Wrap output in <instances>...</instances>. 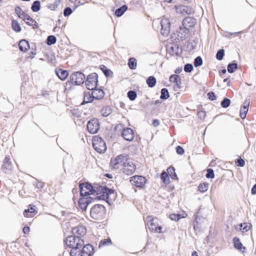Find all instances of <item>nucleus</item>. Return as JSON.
<instances>
[{
  "label": "nucleus",
  "mask_w": 256,
  "mask_h": 256,
  "mask_svg": "<svg viewBox=\"0 0 256 256\" xmlns=\"http://www.w3.org/2000/svg\"><path fill=\"white\" fill-rule=\"evenodd\" d=\"M82 256H92L94 254V248L92 244H88L82 246Z\"/></svg>",
  "instance_id": "2eb2a0df"
},
{
  "label": "nucleus",
  "mask_w": 256,
  "mask_h": 256,
  "mask_svg": "<svg viewBox=\"0 0 256 256\" xmlns=\"http://www.w3.org/2000/svg\"><path fill=\"white\" fill-rule=\"evenodd\" d=\"M198 116L200 118L204 119L206 117V114L204 111H200L198 112Z\"/></svg>",
  "instance_id": "e2e57ef3"
},
{
  "label": "nucleus",
  "mask_w": 256,
  "mask_h": 256,
  "mask_svg": "<svg viewBox=\"0 0 256 256\" xmlns=\"http://www.w3.org/2000/svg\"><path fill=\"white\" fill-rule=\"evenodd\" d=\"M30 228L28 226H24L23 228V232L24 234H26L30 232Z\"/></svg>",
  "instance_id": "338daca9"
},
{
  "label": "nucleus",
  "mask_w": 256,
  "mask_h": 256,
  "mask_svg": "<svg viewBox=\"0 0 256 256\" xmlns=\"http://www.w3.org/2000/svg\"><path fill=\"white\" fill-rule=\"evenodd\" d=\"M100 112L102 116L106 117L111 114L112 110L110 106H106L101 110Z\"/></svg>",
  "instance_id": "cd10ccee"
},
{
  "label": "nucleus",
  "mask_w": 256,
  "mask_h": 256,
  "mask_svg": "<svg viewBox=\"0 0 256 256\" xmlns=\"http://www.w3.org/2000/svg\"><path fill=\"white\" fill-rule=\"evenodd\" d=\"M240 230H244L246 232H248L250 230V226H246V224H240Z\"/></svg>",
  "instance_id": "0e129e2a"
},
{
  "label": "nucleus",
  "mask_w": 256,
  "mask_h": 256,
  "mask_svg": "<svg viewBox=\"0 0 256 256\" xmlns=\"http://www.w3.org/2000/svg\"><path fill=\"white\" fill-rule=\"evenodd\" d=\"M90 214L93 219L101 220L105 218L106 208L102 204H95L91 208Z\"/></svg>",
  "instance_id": "7ed1b4c3"
},
{
  "label": "nucleus",
  "mask_w": 256,
  "mask_h": 256,
  "mask_svg": "<svg viewBox=\"0 0 256 256\" xmlns=\"http://www.w3.org/2000/svg\"><path fill=\"white\" fill-rule=\"evenodd\" d=\"M80 186L84 187L88 191H90V192L94 195L96 194V196L92 198L106 200L108 198L109 195L113 193V190L108 189L106 186H100L99 188H97V190L90 184L88 183L80 184Z\"/></svg>",
  "instance_id": "f257e3e1"
},
{
  "label": "nucleus",
  "mask_w": 256,
  "mask_h": 256,
  "mask_svg": "<svg viewBox=\"0 0 256 256\" xmlns=\"http://www.w3.org/2000/svg\"><path fill=\"white\" fill-rule=\"evenodd\" d=\"M169 217L170 219L175 221H178L181 218V216L180 214H170Z\"/></svg>",
  "instance_id": "5fc2aeb1"
},
{
  "label": "nucleus",
  "mask_w": 256,
  "mask_h": 256,
  "mask_svg": "<svg viewBox=\"0 0 256 256\" xmlns=\"http://www.w3.org/2000/svg\"><path fill=\"white\" fill-rule=\"evenodd\" d=\"M127 10V6L126 5H124L120 8H118L115 12V14L118 17L122 16L123 14Z\"/></svg>",
  "instance_id": "7c9ffc66"
},
{
  "label": "nucleus",
  "mask_w": 256,
  "mask_h": 256,
  "mask_svg": "<svg viewBox=\"0 0 256 256\" xmlns=\"http://www.w3.org/2000/svg\"><path fill=\"white\" fill-rule=\"evenodd\" d=\"M128 156L127 154H120L110 160V165L114 168H118L119 165L124 166V163L128 160Z\"/></svg>",
  "instance_id": "6e6552de"
},
{
  "label": "nucleus",
  "mask_w": 256,
  "mask_h": 256,
  "mask_svg": "<svg viewBox=\"0 0 256 256\" xmlns=\"http://www.w3.org/2000/svg\"><path fill=\"white\" fill-rule=\"evenodd\" d=\"M101 70L104 73L106 76L108 77L110 76V73L111 72V71L108 70L106 66H104V65H102L101 66Z\"/></svg>",
  "instance_id": "603ef678"
},
{
  "label": "nucleus",
  "mask_w": 256,
  "mask_h": 256,
  "mask_svg": "<svg viewBox=\"0 0 256 256\" xmlns=\"http://www.w3.org/2000/svg\"><path fill=\"white\" fill-rule=\"evenodd\" d=\"M80 195L82 196H87L88 195L92 194L90 191H88L86 190V188H84V187H82V186L80 185Z\"/></svg>",
  "instance_id": "09e8293b"
},
{
  "label": "nucleus",
  "mask_w": 256,
  "mask_h": 256,
  "mask_svg": "<svg viewBox=\"0 0 256 256\" xmlns=\"http://www.w3.org/2000/svg\"><path fill=\"white\" fill-rule=\"evenodd\" d=\"M251 192L252 194H256V184L252 186Z\"/></svg>",
  "instance_id": "774afa93"
},
{
  "label": "nucleus",
  "mask_w": 256,
  "mask_h": 256,
  "mask_svg": "<svg viewBox=\"0 0 256 256\" xmlns=\"http://www.w3.org/2000/svg\"><path fill=\"white\" fill-rule=\"evenodd\" d=\"M25 22L30 26H32L34 28H38V24L36 21L33 20L30 16L28 18Z\"/></svg>",
  "instance_id": "c85d7f7f"
},
{
  "label": "nucleus",
  "mask_w": 256,
  "mask_h": 256,
  "mask_svg": "<svg viewBox=\"0 0 256 256\" xmlns=\"http://www.w3.org/2000/svg\"><path fill=\"white\" fill-rule=\"evenodd\" d=\"M160 178L162 181L166 184H168L170 182L169 177L168 173L163 172L160 176Z\"/></svg>",
  "instance_id": "ea45409f"
},
{
  "label": "nucleus",
  "mask_w": 256,
  "mask_h": 256,
  "mask_svg": "<svg viewBox=\"0 0 256 256\" xmlns=\"http://www.w3.org/2000/svg\"><path fill=\"white\" fill-rule=\"evenodd\" d=\"M92 90V96L94 99L100 100L104 98V92L101 89H98L96 88Z\"/></svg>",
  "instance_id": "4be33fe9"
},
{
  "label": "nucleus",
  "mask_w": 256,
  "mask_h": 256,
  "mask_svg": "<svg viewBox=\"0 0 256 256\" xmlns=\"http://www.w3.org/2000/svg\"><path fill=\"white\" fill-rule=\"evenodd\" d=\"M128 65L131 70H135L136 68V61L135 58H131L128 60Z\"/></svg>",
  "instance_id": "f704fd0d"
},
{
  "label": "nucleus",
  "mask_w": 256,
  "mask_h": 256,
  "mask_svg": "<svg viewBox=\"0 0 256 256\" xmlns=\"http://www.w3.org/2000/svg\"><path fill=\"white\" fill-rule=\"evenodd\" d=\"M184 70L186 72H190L193 70V66L190 64H186L184 66Z\"/></svg>",
  "instance_id": "3c124183"
},
{
  "label": "nucleus",
  "mask_w": 256,
  "mask_h": 256,
  "mask_svg": "<svg viewBox=\"0 0 256 256\" xmlns=\"http://www.w3.org/2000/svg\"><path fill=\"white\" fill-rule=\"evenodd\" d=\"M82 247H74L72 248L70 251V255L71 256H82L80 248Z\"/></svg>",
  "instance_id": "bb28decb"
},
{
  "label": "nucleus",
  "mask_w": 256,
  "mask_h": 256,
  "mask_svg": "<svg viewBox=\"0 0 256 256\" xmlns=\"http://www.w3.org/2000/svg\"><path fill=\"white\" fill-rule=\"evenodd\" d=\"M130 182L132 186L142 188L146 182V178L142 176H134L130 178Z\"/></svg>",
  "instance_id": "9b49d317"
},
{
  "label": "nucleus",
  "mask_w": 256,
  "mask_h": 256,
  "mask_svg": "<svg viewBox=\"0 0 256 256\" xmlns=\"http://www.w3.org/2000/svg\"><path fill=\"white\" fill-rule=\"evenodd\" d=\"M18 46L20 50L22 52H26L30 48L29 43L25 40H21Z\"/></svg>",
  "instance_id": "393cba45"
},
{
  "label": "nucleus",
  "mask_w": 256,
  "mask_h": 256,
  "mask_svg": "<svg viewBox=\"0 0 256 256\" xmlns=\"http://www.w3.org/2000/svg\"><path fill=\"white\" fill-rule=\"evenodd\" d=\"M72 13V10L70 7L66 8L64 11V15L65 16H70Z\"/></svg>",
  "instance_id": "13d9d810"
},
{
  "label": "nucleus",
  "mask_w": 256,
  "mask_h": 256,
  "mask_svg": "<svg viewBox=\"0 0 256 256\" xmlns=\"http://www.w3.org/2000/svg\"><path fill=\"white\" fill-rule=\"evenodd\" d=\"M224 49H220L216 53V58L219 60H222L224 56Z\"/></svg>",
  "instance_id": "de8ad7c7"
},
{
  "label": "nucleus",
  "mask_w": 256,
  "mask_h": 256,
  "mask_svg": "<svg viewBox=\"0 0 256 256\" xmlns=\"http://www.w3.org/2000/svg\"><path fill=\"white\" fill-rule=\"evenodd\" d=\"M36 186L38 188H42L44 186V183L41 182H38L36 183Z\"/></svg>",
  "instance_id": "69168bd1"
},
{
  "label": "nucleus",
  "mask_w": 256,
  "mask_h": 256,
  "mask_svg": "<svg viewBox=\"0 0 256 256\" xmlns=\"http://www.w3.org/2000/svg\"><path fill=\"white\" fill-rule=\"evenodd\" d=\"M128 97L130 100H136L137 94L134 90H130L127 94Z\"/></svg>",
  "instance_id": "79ce46f5"
},
{
  "label": "nucleus",
  "mask_w": 256,
  "mask_h": 256,
  "mask_svg": "<svg viewBox=\"0 0 256 256\" xmlns=\"http://www.w3.org/2000/svg\"><path fill=\"white\" fill-rule=\"evenodd\" d=\"M72 232L74 234H77L76 236H84L86 233V228L82 226H78L72 228Z\"/></svg>",
  "instance_id": "f3484780"
},
{
  "label": "nucleus",
  "mask_w": 256,
  "mask_h": 256,
  "mask_svg": "<svg viewBox=\"0 0 256 256\" xmlns=\"http://www.w3.org/2000/svg\"><path fill=\"white\" fill-rule=\"evenodd\" d=\"M92 146L94 149L99 153H104L106 150L105 142L99 136H95L93 138Z\"/></svg>",
  "instance_id": "423d86ee"
},
{
  "label": "nucleus",
  "mask_w": 256,
  "mask_h": 256,
  "mask_svg": "<svg viewBox=\"0 0 256 256\" xmlns=\"http://www.w3.org/2000/svg\"><path fill=\"white\" fill-rule=\"evenodd\" d=\"M84 100L81 104L82 105L91 102L94 99L92 93L90 94V92H84Z\"/></svg>",
  "instance_id": "b1692460"
},
{
  "label": "nucleus",
  "mask_w": 256,
  "mask_h": 256,
  "mask_svg": "<svg viewBox=\"0 0 256 256\" xmlns=\"http://www.w3.org/2000/svg\"><path fill=\"white\" fill-rule=\"evenodd\" d=\"M72 84H74V82H72L70 78V80L68 81L66 83L65 90H70L72 89Z\"/></svg>",
  "instance_id": "864d4df0"
},
{
  "label": "nucleus",
  "mask_w": 256,
  "mask_h": 256,
  "mask_svg": "<svg viewBox=\"0 0 256 256\" xmlns=\"http://www.w3.org/2000/svg\"><path fill=\"white\" fill-rule=\"evenodd\" d=\"M176 152L178 154H180V155L184 154V148L180 146H178L176 148Z\"/></svg>",
  "instance_id": "052dcab7"
},
{
  "label": "nucleus",
  "mask_w": 256,
  "mask_h": 256,
  "mask_svg": "<svg viewBox=\"0 0 256 256\" xmlns=\"http://www.w3.org/2000/svg\"><path fill=\"white\" fill-rule=\"evenodd\" d=\"M208 184L203 183V184H200L198 186V190H199L200 192H206L208 190Z\"/></svg>",
  "instance_id": "37998d69"
},
{
  "label": "nucleus",
  "mask_w": 256,
  "mask_h": 256,
  "mask_svg": "<svg viewBox=\"0 0 256 256\" xmlns=\"http://www.w3.org/2000/svg\"><path fill=\"white\" fill-rule=\"evenodd\" d=\"M208 98L211 100H214L216 99V96L214 92H209L208 94Z\"/></svg>",
  "instance_id": "bf43d9fd"
},
{
  "label": "nucleus",
  "mask_w": 256,
  "mask_h": 256,
  "mask_svg": "<svg viewBox=\"0 0 256 256\" xmlns=\"http://www.w3.org/2000/svg\"><path fill=\"white\" fill-rule=\"evenodd\" d=\"M78 203L80 208L83 210H86L89 202L86 198H82L79 200Z\"/></svg>",
  "instance_id": "c756f323"
},
{
  "label": "nucleus",
  "mask_w": 256,
  "mask_h": 256,
  "mask_svg": "<svg viewBox=\"0 0 256 256\" xmlns=\"http://www.w3.org/2000/svg\"><path fill=\"white\" fill-rule=\"evenodd\" d=\"M170 48L172 50V55L176 54L178 56V54L180 48L177 45H174V46H171Z\"/></svg>",
  "instance_id": "8fccbe9b"
},
{
  "label": "nucleus",
  "mask_w": 256,
  "mask_h": 256,
  "mask_svg": "<svg viewBox=\"0 0 256 256\" xmlns=\"http://www.w3.org/2000/svg\"><path fill=\"white\" fill-rule=\"evenodd\" d=\"M100 122L97 118H92L90 120L87 124V129L88 132L92 134H96L100 130Z\"/></svg>",
  "instance_id": "1a4fd4ad"
},
{
  "label": "nucleus",
  "mask_w": 256,
  "mask_h": 256,
  "mask_svg": "<svg viewBox=\"0 0 256 256\" xmlns=\"http://www.w3.org/2000/svg\"><path fill=\"white\" fill-rule=\"evenodd\" d=\"M206 176L207 178H214V170L211 168L208 169Z\"/></svg>",
  "instance_id": "6e6d98bb"
},
{
  "label": "nucleus",
  "mask_w": 256,
  "mask_h": 256,
  "mask_svg": "<svg viewBox=\"0 0 256 256\" xmlns=\"http://www.w3.org/2000/svg\"><path fill=\"white\" fill-rule=\"evenodd\" d=\"M12 30L16 32H20L21 30V27L17 20H13L12 21Z\"/></svg>",
  "instance_id": "72a5a7b5"
},
{
  "label": "nucleus",
  "mask_w": 256,
  "mask_h": 256,
  "mask_svg": "<svg viewBox=\"0 0 256 256\" xmlns=\"http://www.w3.org/2000/svg\"><path fill=\"white\" fill-rule=\"evenodd\" d=\"M58 76L62 80H65L68 75V71L60 68L56 70Z\"/></svg>",
  "instance_id": "5701e85b"
},
{
  "label": "nucleus",
  "mask_w": 256,
  "mask_h": 256,
  "mask_svg": "<svg viewBox=\"0 0 256 256\" xmlns=\"http://www.w3.org/2000/svg\"><path fill=\"white\" fill-rule=\"evenodd\" d=\"M146 226L151 232H155L160 233L162 228L158 226V219L152 216H148L145 220Z\"/></svg>",
  "instance_id": "20e7f679"
},
{
  "label": "nucleus",
  "mask_w": 256,
  "mask_h": 256,
  "mask_svg": "<svg viewBox=\"0 0 256 256\" xmlns=\"http://www.w3.org/2000/svg\"><path fill=\"white\" fill-rule=\"evenodd\" d=\"M37 214V211L34 208V206L25 210L24 212V216L26 218H32Z\"/></svg>",
  "instance_id": "6ab92c4d"
},
{
  "label": "nucleus",
  "mask_w": 256,
  "mask_h": 256,
  "mask_svg": "<svg viewBox=\"0 0 256 256\" xmlns=\"http://www.w3.org/2000/svg\"><path fill=\"white\" fill-rule=\"evenodd\" d=\"M233 242L234 243V247L240 250L242 247V244L240 242V239L237 237H234L233 238Z\"/></svg>",
  "instance_id": "a19ab883"
},
{
  "label": "nucleus",
  "mask_w": 256,
  "mask_h": 256,
  "mask_svg": "<svg viewBox=\"0 0 256 256\" xmlns=\"http://www.w3.org/2000/svg\"><path fill=\"white\" fill-rule=\"evenodd\" d=\"M236 166L242 167L244 166L245 162L243 159L240 158L237 159L236 161Z\"/></svg>",
  "instance_id": "4d7b16f0"
},
{
  "label": "nucleus",
  "mask_w": 256,
  "mask_h": 256,
  "mask_svg": "<svg viewBox=\"0 0 256 256\" xmlns=\"http://www.w3.org/2000/svg\"><path fill=\"white\" fill-rule=\"evenodd\" d=\"M146 84L150 88H153L156 84V79L153 76H150L146 80Z\"/></svg>",
  "instance_id": "2f4dec72"
},
{
  "label": "nucleus",
  "mask_w": 256,
  "mask_h": 256,
  "mask_svg": "<svg viewBox=\"0 0 256 256\" xmlns=\"http://www.w3.org/2000/svg\"><path fill=\"white\" fill-rule=\"evenodd\" d=\"M40 3L38 0H36L32 6V10L34 12H37L40 10Z\"/></svg>",
  "instance_id": "c9c22d12"
},
{
  "label": "nucleus",
  "mask_w": 256,
  "mask_h": 256,
  "mask_svg": "<svg viewBox=\"0 0 256 256\" xmlns=\"http://www.w3.org/2000/svg\"><path fill=\"white\" fill-rule=\"evenodd\" d=\"M248 106L249 102L246 101L244 103L243 108L240 110V116L242 119H244L246 117Z\"/></svg>",
  "instance_id": "a878e982"
},
{
  "label": "nucleus",
  "mask_w": 256,
  "mask_h": 256,
  "mask_svg": "<svg viewBox=\"0 0 256 256\" xmlns=\"http://www.w3.org/2000/svg\"><path fill=\"white\" fill-rule=\"evenodd\" d=\"M110 244H112V240L110 238H108L106 240H102L99 244V247L110 245Z\"/></svg>",
  "instance_id": "c03bdc74"
},
{
  "label": "nucleus",
  "mask_w": 256,
  "mask_h": 256,
  "mask_svg": "<svg viewBox=\"0 0 256 256\" xmlns=\"http://www.w3.org/2000/svg\"><path fill=\"white\" fill-rule=\"evenodd\" d=\"M70 80L75 85H80L84 82L85 79L84 74L80 72H76L72 73L70 77Z\"/></svg>",
  "instance_id": "9d476101"
},
{
  "label": "nucleus",
  "mask_w": 256,
  "mask_h": 256,
  "mask_svg": "<svg viewBox=\"0 0 256 256\" xmlns=\"http://www.w3.org/2000/svg\"><path fill=\"white\" fill-rule=\"evenodd\" d=\"M230 100L226 98L224 99L221 102V106L224 108H227L230 106Z\"/></svg>",
  "instance_id": "a18cd8bd"
},
{
  "label": "nucleus",
  "mask_w": 256,
  "mask_h": 256,
  "mask_svg": "<svg viewBox=\"0 0 256 256\" xmlns=\"http://www.w3.org/2000/svg\"><path fill=\"white\" fill-rule=\"evenodd\" d=\"M168 174L172 179L177 178V176L175 172V169L174 167H170L168 168Z\"/></svg>",
  "instance_id": "4c0bfd02"
},
{
  "label": "nucleus",
  "mask_w": 256,
  "mask_h": 256,
  "mask_svg": "<svg viewBox=\"0 0 256 256\" xmlns=\"http://www.w3.org/2000/svg\"><path fill=\"white\" fill-rule=\"evenodd\" d=\"M65 244L66 246L71 248L82 247L84 245V241L79 236H68L65 240Z\"/></svg>",
  "instance_id": "39448f33"
},
{
  "label": "nucleus",
  "mask_w": 256,
  "mask_h": 256,
  "mask_svg": "<svg viewBox=\"0 0 256 256\" xmlns=\"http://www.w3.org/2000/svg\"><path fill=\"white\" fill-rule=\"evenodd\" d=\"M12 165L9 156H6L4 159L2 169L6 174L10 173L12 170Z\"/></svg>",
  "instance_id": "4468645a"
},
{
  "label": "nucleus",
  "mask_w": 256,
  "mask_h": 256,
  "mask_svg": "<svg viewBox=\"0 0 256 256\" xmlns=\"http://www.w3.org/2000/svg\"><path fill=\"white\" fill-rule=\"evenodd\" d=\"M56 42V38L54 36H49L46 39L47 44L50 46L54 44Z\"/></svg>",
  "instance_id": "58836bf2"
},
{
  "label": "nucleus",
  "mask_w": 256,
  "mask_h": 256,
  "mask_svg": "<svg viewBox=\"0 0 256 256\" xmlns=\"http://www.w3.org/2000/svg\"><path fill=\"white\" fill-rule=\"evenodd\" d=\"M153 26L158 30L160 26V32L164 36H167L170 32V22L169 20L164 17L161 20H157L153 22Z\"/></svg>",
  "instance_id": "f03ea898"
},
{
  "label": "nucleus",
  "mask_w": 256,
  "mask_h": 256,
  "mask_svg": "<svg viewBox=\"0 0 256 256\" xmlns=\"http://www.w3.org/2000/svg\"><path fill=\"white\" fill-rule=\"evenodd\" d=\"M194 64L195 67H198L202 65V60L200 56H197L194 62Z\"/></svg>",
  "instance_id": "49530a36"
},
{
  "label": "nucleus",
  "mask_w": 256,
  "mask_h": 256,
  "mask_svg": "<svg viewBox=\"0 0 256 256\" xmlns=\"http://www.w3.org/2000/svg\"><path fill=\"white\" fill-rule=\"evenodd\" d=\"M98 75L94 72L88 75L86 80V86L89 90H94L97 87Z\"/></svg>",
  "instance_id": "0eeeda50"
},
{
  "label": "nucleus",
  "mask_w": 256,
  "mask_h": 256,
  "mask_svg": "<svg viewBox=\"0 0 256 256\" xmlns=\"http://www.w3.org/2000/svg\"><path fill=\"white\" fill-rule=\"evenodd\" d=\"M189 30H187L185 28H180L178 32V36L179 40H182L186 38L188 36V32Z\"/></svg>",
  "instance_id": "aec40b11"
},
{
  "label": "nucleus",
  "mask_w": 256,
  "mask_h": 256,
  "mask_svg": "<svg viewBox=\"0 0 256 256\" xmlns=\"http://www.w3.org/2000/svg\"><path fill=\"white\" fill-rule=\"evenodd\" d=\"M238 69V64L236 62L229 64L228 66V71L230 73L234 72Z\"/></svg>",
  "instance_id": "473e14b6"
},
{
  "label": "nucleus",
  "mask_w": 256,
  "mask_h": 256,
  "mask_svg": "<svg viewBox=\"0 0 256 256\" xmlns=\"http://www.w3.org/2000/svg\"><path fill=\"white\" fill-rule=\"evenodd\" d=\"M170 96L168 89L163 88L161 90L160 98L162 100H166Z\"/></svg>",
  "instance_id": "e433bc0d"
},
{
  "label": "nucleus",
  "mask_w": 256,
  "mask_h": 256,
  "mask_svg": "<svg viewBox=\"0 0 256 256\" xmlns=\"http://www.w3.org/2000/svg\"><path fill=\"white\" fill-rule=\"evenodd\" d=\"M195 23V19L189 16L185 18L182 22V26L187 30H189V28L192 27Z\"/></svg>",
  "instance_id": "a211bd4d"
},
{
  "label": "nucleus",
  "mask_w": 256,
  "mask_h": 256,
  "mask_svg": "<svg viewBox=\"0 0 256 256\" xmlns=\"http://www.w3.org/2000/svg\"><path fill=\"white\" fill-rule=\"evenodd\" d=\"M15 12L16 14H18V16L22 19L24 22L28 18H29L30 16L27 14L25 13L24 11L22 10L21 8L19 6H16L15 8Z\"/></svg>",
  "instance_id": "412c9836"
},
{
  "label": "nucleus",
  "mask_w": 256,
  "mask_h": 256,
  "mask_svg": "<svg viewBox=\"0 0 256 256\" xmlns=\"http://www.w3.org/2000/svg\"><path fill=\"white\" fill-rule=\"evenodd\" d=\"M179 78V76L176 74H172L170 77V82H176V80Z\"/></svg>",
  "instance_id": "680f3d73"
},
{
  "label": "nucleus",
  "mask_w": 256,
  "mask_h": 256,
  "mask_svg": "<svg viewBox=\"0 0 256 256\" xmlns=\"http://www.w3.org/2000/svg\"><path fill=\"white\" fill-rule=\"evenodd\" d=\"M123 172L128 176L133 174L136 170V164L132 162H128L127 160L124 163Z\"/></svg>",
  "instance_id": "f8f14e48"
},
{
  "label": "nucleus",
  "mask_w": 256,
  "mask_h": 256,
  "mask_svg": "<svg viewBox=\"0 0 256 256\" xmlns=\"http://www.w3.org/2000/svg\"><path fill=\"white\" fill-rule=\"evenodd\" d=\"M122 136L127 141L131 142L134 138V132L133 130L130 128H125L122 132Z\"/></svg>",
  "instance_id": "ddd939ff"
},
{
  "label": "nucleus",
  "mask_w": 256,
  "mask_h": 256,
  "mask_svg": "<svg viewBox=\"0 0 256 256\" xmlns=\"http://www.w3.org/2000/svg\"><path fill=\"white\" fill-rule=\"evenodd\" d=\"M177 12L182 14L183 15L190 14L194 12L193 9L188 6L180 5L176 7Z\"/></svg>",
  "instance_id": "dca6fc26"
}]
</instances>
